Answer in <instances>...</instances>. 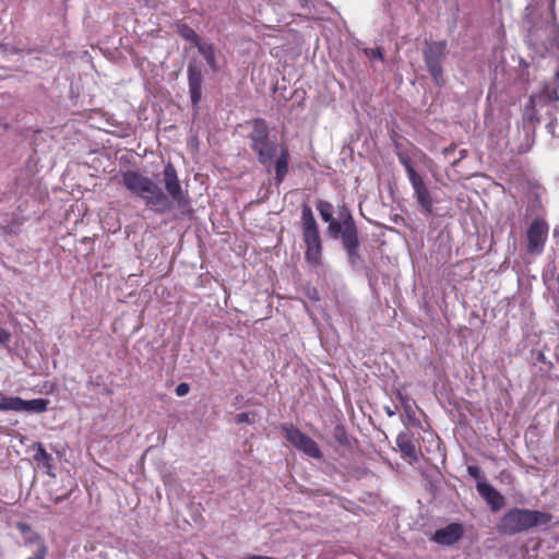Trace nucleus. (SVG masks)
I'll return each instance as SVG.
<instances>
[{
	"instance_id": "obj_1",
	"label": "nucleus",
	"mask_w": 559,
	"mask_h": 559,
	"mask_svg": "<svg viewBox=\"0 0 559 559\" xmlns=\"http://www.w3.org/2000/svg\"><path fill=\"white\" fill-rule=\"evenodd\" d=\"M120 182L132 197L143 200L147 207L158 214L169 212L173 203L181 210L190 206L189 194L182 189L171 162H168L163 169V182L167 193L153 179L139 170L123 171Z\"/></svg>"
},
{
	"instance_id": "obj_2",
	"label": "nucleus",
	"mask_w": 559,
	"mask_h": 559,
	"mask_svg": "<svg viewBox=\"0 0 559 559\" xmlns=\"http://www.w3.org/2000/svg\"><path fill=\"white\" fill-rule=\"evenodd\" d=\"M251 126L252 130L248 134L250 147L257 155L258 162L265 167L267 173H270L272 166H274L275 181L280 185L288 174L290 159L288 146L285 144L280 146V155L273 163L277 145L270 140V131L266 121L262 118H255L251 121Z\"/></svg>"
},
{
	"instance_id": "obj_3",
	"label": "nucleus",
	"mask_w": 559,
	"mask_h": 559,
	"mask_svg": "<svg viewBox=\"0 0 559 559\" xmlns=\"http://www.w3.org/2000/svg\"><path fill=\"white\" fill-rule=\"evenodd\" d=\"M551 519L552 515L548 512L513 507L499 519L496 528L501 535L514 536L547 525Z\"/></svg>"
},
{
	"instance_id": "obj_4",
	"label": "nucleus",
	"mask_w": 559,
	"mask_h": 559,
	"mask_svg": "<svg viewBox=\"0 0 559 559\" xmlns=\"http://www.w3.org/2000/svg\"><path fill=\"white\" fill-rule=\"evenodd\" d=\"M301 230L306 245L305 259L313 267H318L322 260V240L313 212L308 204L301 206Z\"/></svg>"
},
{
	"instance_id": "obj_5",
	"label": "nucleus",
	"mask_w": 559,
	"mask_h": 559,
	"mask_svg": "<svg viewBox=\"0 0 559 559\" xmlns=\"http://www.w3.org/2000/svg\"><path fill=\"white\" fill-rule=\"evenodd\" d=\"M556 0L549 1L548 20L544 25L533 22L528 31V39L533 45L546 51H559V23L555 12Z\"/></svg>"
},
{
	"instance_id": "obj_6",
	"label": "nucleus",
	"mask_w": 559,
	"mask_h": 559,
	"mask_svg": "<svg viewBox=\"0 0 559 559\" xmlns=\"http://www.w3.org/2000/svg\"><path fill=\"white\" fill-rule=\"evenodd\" d=\"M328 223L329 234L333 237L341 235L342 243L348 260L352 264H355L360 259V255L358 253V230L354 217L349 212H347L342 222L332 218V221Z\"/></svg>"
},
{
	"instance_id": "obj_7",
	"label": "nucleus",
	"mask_w": 559,
	"mask_h": 559,
	"mask_svg": "<svg viewBox=\"0 0 559 559\" xmlns=\"http://www.w3.org/2000/svg\"><path fill=\"white\" fill-rule=\"evenodd\" d=\"M423 55L426 68L435 84L442 87L445 83L442 64L447 57V41L438 40L426 43Z\"/></svg>"
},
{
	"instance_id": "obj_8",
	"label": "nucleus",
	"mask_w": 559,
	"mask_h": 559,
	"mask_svg": "<svg viewBox=\"0 0 559 559\" xmlns=\"http://www.w3.org/2000/svg\"><path fill=\"white\" fill-rule=\"evenodd\" d=\"M285 437L298 451L306 455L320 460L323 454L317 442L293 425H282Z\"/></svg>"
},
{
	"instance_id": "obj_9",
	"label": "nucleus",
	"mask_w": 559,
	"mask_h": 559,
	"mask_svg": "<svg viewBox=\"0 0 559 559\" xmlns=\"http://www.w3.org/2000/svg\"><path fill=\"white\" fill-rule=\"evenodd\" d=\"M548 237V224L543 218H535L527 228V252L540 254Z\"/></svg>"
},
{
	"instance_id": "obj_10",
	"label": "nucleus",
	"mask_w": 559,
	"mask_h": 559,
	"mask_svg": "<svg viewBox=\"0 0 559 559\" xmlns=\"http://www.w3.org/2000/svg\"><path fill=\"white\" fill-rule=\"evenodd\" d=\"M409 182L414 190V198L416 199L421 213L425 215H432L435 201L430 190L424 181L423 176L418 175L413 179H409Z\"/></svg>"
},
{
	"instance_id": "obj_11",
	"label": "nucleus",
	"mask_w": 559,
	"mask_h": 559,
	"mask_svg": "<svg viewBox=\"0 0 559 559\" xmlns=\"http://www.w3.org/2000/svg\"><path fill=\"white\" fill-rule=\"evenodd\" d=\"M395 442L403 457L407 459L411 464L419 462L420 449L417 447L416 441L409 432L401 431Z\"/></svg>"
},
{
	"instance_id": "obj_12",
	"label": "nucleus",
	"mask_w": 559,
	"mask_h": 559,
	"mask_svg": "<svg viewBox=\"0 0 559 559\" xmlns=\"http://www.w3.org/2000/svg\"><path fill=\"white\" fill-rule=\"evenodd\" d=\"M476 489L492 512L499 511L504 506V497L487 481H477Z\"/></svg>"
},
{
	"instance_id": "obj_13",
	"label": "nucleus",
	"mask_w": 559,
	"mask_h": 559,
	"mask_svg": "<svg viewBox=\"0 0 559 559\" xmlns=\"http://www.w3.org/2000/svg\"><path fill=\"white\" fill-rule=\"evenodd\" d=\"M464 534L462 524L451 523L445 527L439 528L433 535V540L440 545H454L457 543Z\"/></svg>"
},
{
	"instance_id": "obj_14",
	"label": "nucleus",
	"mask_w": 559,
	"mask_h": 559,
	"mask_svg": "<svg viewBox=\"0 0 559 559\" xmlns=\"http://www.w3.org/2000/svg\"><path fill=\"white\" fill-rule=\"evenodd\" d=\"M202 70L197 64L188 66V85L192 105H198L202 98Z\"/></svg>"
},
{
	"instance_id": "obj_15",
	"label": "nucleus",
	"mask_w": 559,
	"mask_h": 559,
	"mask_svg": "<svg viewBox=\"0 0 559 559\" xmlns=\"http://www.w3.org/2000/svg\"><path fill=\"white\" fill-rule=\"evenodd\" d=\"M397 399L401 402L403 409L405 412L406 418L413 427H420L421 423L416 415V404L412 401L407 395H403L402 393L397 394Z\"/></svg>"
},
{
	"instance_id": "obj_16",
	"label": "nucleus",
	"mask_w": 559,
	"mask_h": 559,
	"mask_svg": "<svg viewBox=\"0 0 559 559\" xmlns=\"http://www.w3.org/2000/svg\"><path fill=\"white\" fill-rule=\"evenodd\" d=\"M33 449H35V454L33 456L34 461L41 467L50 469L52 467V456L47 452L45 447L40 442H36L33 444Z\"/></svg>"
},
{
	"instance_id": "obj_17",
	"label": "nucleus",
	"mask_w": 559,
	"mask_h": 559,
	"mask_svg": "<svg viewBox=\"0 0 559 559\" xmlns=\"http://www.w3.org/2000/svg\"><path fill=\"white\" fill-rule=\"evenodd\" d=\"M48 404L49 401L45 399L22 400V412L40 414L47 411Z\"/></svg>"
},
{
	"instance_id": "obj_18",
	"label": "nucleus",
	"mask_w": 559,
	"mask_h": 559,
	"mask_svg": "<svg viewBox=\"0 0 559 559\" xmlns=\"http://www.w3.org/2000/svg\"><path fill=\"white\" fill-rule=\"evenodd\" d=\"M199 52L203 56V58L205 59L207 66L213 70V71H216L217 70V61H216V56H215V48L212 44H205V43H202L197 46Z\"/></svg>"
},
{
	"instance_id": "obj_19",
	"label": "nucleus",
	"mask_w": 559,
	"mask_h": 559,
	"mask_svg": "<svg viewBox=\"0 0 559 559\" xmlns=\"http://www.w3.org/2000/svg\"><path fill=\"white\" fill-rule=\"evenodd\" d=\"M22 400L20 396H5L0 397V412H22Z\"/></svg>"
},
{
	"instance_id": "obj_20",
	"label": "nucleus",
	"mask_w": 559,
	"mask_h": 559,
	"mask_svg": "<svg viewBox=\"0 0 559 559\" xmlns=\"http://www.w3.org/2000/svg\"><path fill=\"white\" fill-rule=\"evenodd\" d=\"M27 542L35 545L33 556L27 559H46L48 547L41 537L35 534L34 537L28 538Z\"/></svg>"
},
{
	"instance_id": "obj_21",
	"label": "nucleus",
	"mask_w": 559,
	"mask_h": 559,
	"mask_svg": "<svg viewBox=\"0 0 559 559\" xmlns=\"http://www.w3.org/2000/svg\"><path fill=\"white\" fill-rule=\"evenodd\" d=\"M177 28H178V34L186 40H189L190 43H192L195 47L201 44L200 36L188 24H186V23L178 24Z\"/></svg>"
},
{
	"instance_id": "obj_22",
	"label": "nucleus",
	"mask_w": 559,
	"mask_h": 559,
	"mask_svg": "<svg viewBox=\"0 0 559 559\" xmlns=\"http://www.w3.org/2000/svg\"><path fill=\"white\" fill-rule=\"evenodd\" d=\"M397 159L400 164L404 167L407 178L413 179L414 177L418 176L419 174L415 170L409 154L406 151H399L397 152Z\"/></svg>"
},
{
	"instance_id": "obj_23",
	"label": "nucleus",
	"mask_w": 559,
	"mask_h": 559,
	"mask_svg": "<svg viewBox=\"0 0 559 559\" xmlns=\"http://www.w3.org/2000/svg\"><path fill=\"white\" fill-rule=\"evenodd\" d=\"M523 120L525 122H531L533 124L539 122V118H538L537 112L535 110V98H534V96H531L528 98V102L526 103V105L524 107Z\"/></svg>"
},
{
	"instance_id": "obj_24",
	"label": "nucleus",
	"mask_w": 559,
	"mask_h": 559,
	"mask_svg": "<svg viewBox=\"0 0 559 559\" xmlns=\"http://www.w3.org/2000/svg\"><path fill=\"white\" fill-rule=\"evenodd\" d=\"M333 438L337 443L344 447L350 445V437L343 424H337L333 429Z\"/></svg>"
},
{
	"instance_id": "obj_25",
	"label": "nucleus",
	"mask_w": 559,
	"mask_h": 559,
	"mask_svg": "<svg viewBox=\"0 0 559 559\" xmlns=\"http://www.w3.org/2000/svg\"><path fill=\"white\" fill-rule=\"evenodd\" d=\"M317 210L319 211L322 219L324 222L332 221L333 217V205L325 200H319L316 204Z\"/></svg>"
},
{
	"instance_id": "obj_26",
	"label": "nucleus",
	"mask_w": 559,
	"mask_h": 559,
	"mask_svg": "<svg viewBox=\"0 0 559 559\" xmlns=\"http://www.w3.org/2000/svg\"><path fill=\"white\" fill-rule=\"evenodd\" d=\"M467 473L471 477H473L474 479H477L478 481L480 480H484V477L481 475V471L478 466L476 465H469L467 467Z\"/></svg>"
},
{
	"instance_id": "obj_27",
	"label": "nucleus",
	"mask_w": 559,
	"mask_h": 559,
	"mask_svg": "<svg viewBox=\"0 0 559 559\" xmlns=\"http://www.w3.org/2000/svg\"><path fill=\"white\" fill-rule=\"evenodd\" d=\"M189 391H190V385L186 382L179 383L175 389L177 396H185L189 393Z\"/></svg>"
},
{
	"instance_id": "obj_28",
	"label": "nucleus",
	"mask_w": 559,
	"mask_h": 559,
	"mask_svg": "<svg viewBox=\"0 0 559 559\" xmlns=\"http://www.w3.org/2000/svg\"><path fill=\"white\" fill-rule=\"evenodd\" d=\"M236 424H251V419L248 413H239L235 417Z\"/></svg>"
},
{
	"instance_id": "obj_29",
	"label": "nucleus",
	"mask_w": 559,
	"mask_h": 559,
	"mask_svg": "<svg viewBox=\"0 0 559 559\" xmlns=\"http://www.w3.org/2000/svg\"><path fill=\"white\" fill-rule=\"evenodd\" d=\"M11 334L0 326V345H7L10 342Z\"/></svg>"
},
{
	"instance_id": "obj_30",
	"label": "nucleus",
	"mask_w": 559,
	"mask_h": 559,
	"mask_svg": "<svg viewBox=\"0 0 559 559\" xmlns=\"http://www.w3.org/2000/svg\"><path fill=\"white\" fill-rule=\"evenodd\" d=\"M455 148H456V144L452 143L449 146L443 148V154L445 156H448V155L452 154L455 151Z\"/></svg>"
},
{
	"instance_id": "obj_31",
	"label": "nucleus",
	"mask_w": 559,
	"mask_h": 559,
	"mask_svg": "<svg viewBox=\"0 0 559 559\" xmlns=\"http://www.w3.org/2000/svg\"><path fill=\"white\" fill-rule=\"evenodd\" d=\"M371 57L372 58H378V59H383V52H382V49L381 48H378L376 50H372V53H371Z\"/></svg>"
},
{
	"instance_id": "obj_32",
	"label": "nucleus",
	"mask_w": 559,
	"mask_h": 559,
	"mask_svg": "<svg viewBox=\"0 0 559 559\" xmlns=\"http://www.w3.org/2000/svg\"><path fill=\"white\" fill-rule=\"evenodd\" d=\"M247 559H276L274 557L261 556V555H251Z\"/></svg>"
},
{
	"instance_id": "obj_33",
	"label": "nucleus",
	"mask_w": 559,
	"mask_h": 559,
	"mask_svg": "<svg viewBox=\"0 0 559 559\" xmlns=\"http://www.w3.org/2000/svg\"><path fill=\"white\" fill-rule=\"evenodd\" d=\"M466 154H467L466 150L460 151V158L457 160H454L452 164L456 165L461 159H463L466 156Z\"/></svg>"
},
{
	"instance_id": "obj_34",
	"label": "nucleus",
	"mask_w": 559,
	"mask_h": 559,
	"mask_svg": "<svg viewBox=\"0 0 559 559\" xmlns=\"http://www.w3.org/2000/svg\"><path fill=\"white\" fill-rule=\"evenodd\" d=\"M385 413H386V415H388L389 417H392V416H394V415H395V412H394V411H392L390 407H385Z\"/></svg>"
},
{
	"instance_id": "obj_35",
	"label": "nucleus",
	"mask_w": 559,
	"mask_h": 559,
	"mask_svg": "<svg viewBox=\"0 0 559 559\" xmlns=\"http://www.w3.org/2000/svg\"><path fill=\"white\" fill-rule=\"evenodd\" d=\"M527 15H532L534 13V7L532 4L526 7Z\"/></svg>"
}]
</instances>
